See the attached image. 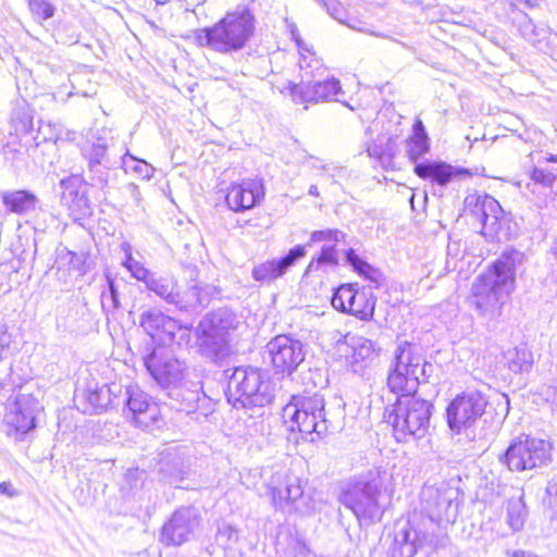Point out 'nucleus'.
I'll return each instance as SVG.
<instances>
[{
    "label": "nucleus",
    "mask_w": 557,
    "mask_h": 557,
    "mask_svg": "<svg viewBox=\"0 0 557 557\" xmlns=\"http://www.w3.org/2000/svg\"><path fill=\"white\" fill-rule=\"evenodd\" d=\"M524 261V253L509 249L478 276L472 286V305L480 315L490 320L500 314L503 305L507 301L516 286L517 268Z\"/></svg>",
    "instance_id": "f257e3e1"
},
{
    "label": "nucleus",
    "mask_w": 557,
    "mask_h": 557,
    "mask_svg": "<svg viewBox=\"0 0 557 557\" xmlns=\"http://www.w3.org/2000/svg\"><path fill=\"white\" fill-rule=\"evenodd\" d=\"M256 32V17L246 5L228 11L212 26L195 30V41L224 55H233L248 46Z\"/></svg>",
    "instance_id": "f03ea898"
},
{
    "label": "nucleus",
    "mask_w": 557,
    "mask_h": 557,
    "mask_svg": "<svg viewBox=\"0 0 557 557\" xmlns=\"http://www.w3.org/2000/svg\"><path fill=\"white\" fill-rule=\"evenodd\" d=\"M388 479L386 470L379 467L352 475L342 482L338 500L359 520H380L384 512L381 497Z\"/></svg>",
    "instance_id": "7ed1b4c3"
},
{
    "label": "nucleus",
    "mask_w": 557,
    "mask_h": 557,
    "mask_svg": "<svg viewBox=\"0 0 557 557\" xmlns=\"http://www.w3.org/2000/svg\"><path fill=\"white\" fill-rule=\"evenodd\" d=\"M430 520H420L418 513L394 524L393 541L388 547L391 557H413L419 552L444 548L449 543L447 533H434Z\"/></svg>",
    "instance_id": "20e7f679"
},
{
    "label": "nucleus",
    "mask_w": 557,
    "mask_h": 557,
    "mask_svg": "<svg viewBox=\"0 0 557 557\" xmlns=\"http://www.w3.org/2000/svg\"><path fill=\"white\" fill-rule=\"evenodd\" d=\"M240 324V318L227 308L207 313L195 331L199 352L213 362L224 359L230 352L231 333Z\"/></svg>",
    "instance_id": "39448f33"
},
{
    "label": "nucleus",
    "mask_w": 557,
    "mask_h": 557,
    "mask_svg": "<svg viewBox=\"0 0 557 557\" xmlns=\"http://www.w3.org/2000/svg\"><path fill=\"white\" fill-rule=\"evenodd\" d=\"M274 391L267 371L238 367L228 379L226 396L235 408H257L270 405L274 399Z\"/></svg>",
    "instance_id": "423d86ee"
},
{
    "label": "nucleus",
    "mask_w": 557,
    "mask_h": 557,
    "mask_svg": "<svg viewBox=\"0 0 557 557\" xmlns=\"http://www.w3.org/2000/svg\"><path fill=\"white\" fill-rule=\"evenodd\" d=\"M432 371L433 364L423 359L413 344L400 342L394 352L387 386L397 397L416 396L420 383L426 382Z\"/></svg>",
    "instance_id": "0eeeda50"
},
{
    "label": "nucleus",
    "mask_w": 557,
    "mask_h": 557,
    "mask_svg": "<svg viewBox=\"0 0 557 557\" xmlns=\"http://www.w3.org/2000/svg\"><path fill=\"white\" fill-rule=\"evenodd\" d=\"M434 406L431 401L417 396L405 395L386 409L385 418L392 425L397 442L424 437L430 428V418Z\"/></svg>",
    "instance_id": "6e6552de"
},
{
    "label": "nucleus",
    "mask_w": 557,
    "mask_h": 557,
    "mask_svg": "<svg viewBox=\"0 0 557 557\" xmlns=\"http://www.w3.org/2000/svg\"><path fill=\"white\" fill-rule=\"evenodd\" d=\"M283 423L289 432L318 436L335 429L326 417L325 400L320 394L294 395L282 409Z\"/></svg>",
    "instance_id": "1a4fd4ad"
},
{
    "label": "nucleus",
    "mask_w": 557,
    "mask_h": 557,
    "mask_svg": "<svg viewBox=\"0 0 557 557\" xmlns=\"http://www.w3.org/2000/svg\"><path fill=\"white\" fill-rule=\"evenodd\" d=\"M430 150L429 136L421 120H416L412 136L407 140V154L414 162V173L423 180H430L441 186H446L454 178L470 177V170L453 166L442 161H417Z\"/></svg>",
    "instance_id": "9d476101"
},
{
    "label": "nucleus",
    "mask_w": 557,
    "mask_h": 557,
    "mask_svg": "<svg viewBox=\"0 0 557 557\" xmlns=\"http://www.w3.org/2000/svg\"><path fill=\"white\" fill-rule=\"evenodd\" d=\"M268 492L276 509L302 516L312 515L317 510L318 502L310 490H306L301 479L288 471L275 473L268 484Z\"/></svg>",
    "instance_id": "9b49d317"
},
{
    "label": "nucleus",
    "mask_w": 557,
    "mask_h": 557,
    "mask_svg": "<svg viewBox=\"0 0 557 557\" xmlns=\"http://www.w3.org/2000/svg\"><path fill=\"white\" fill-rule=\"evenodd\" d=\"M146 288L169 305L181 311H196L210 302L214 288L210 285L193 283L184 290L178 289L177 281L170 275L154 273Z\"/></svg>",
    "instance_id": "f8f14e48"
},
{
    "label": "nucleus",
    "mask_w": 557,
    "mask_h": 557,
    "mask_svg": "<svg viewBox=\"0 0 557 557\" xmlns=\"http://www.w3.org/2000/svg\"><path fill=\"white\" fill-rule=\"evenodd\" d=\"M550 457L552 444L548 441L521 435L510 443L499 460L510 471H524L546 465Z\"/></svg>",
    "instance_id": "ddd939ff"
},
{
    "label": "nucleus",
    "mask_w": 557,
    "mask_h": 557,
    "mask_svg": "<svg viewBox=\"0 0 557 557\" xmlns=\"http://www.w3.org/2000/svg\"><path fill=\"white\" fill-rule=\"evenodd\" d=\"M423 512L418 513L420 520H430L435 528L434 533H446L443 523H454L458 517L456 492L451 488L426 487L422 492Z\"/></svg>",
    "instance_id": "4468645a"
},
{
    "label": "nucleus",
    "mask_w": 557,
    "mask_h": 557,
    "mask_svg": "<svg viewBox=\"0 0 557 557\" xmlns=\"http://www.w3.org/2000/svg\"><path fill=\"white\" fill-rule=\"evenodd\" d=\"M305 344L286 334L273 337L264 347L263 359H269L274 372L292 375L304 362Z\"/></svg>",
    "instance_id": "2eb2a0df"
},
{
    "label": "nucleus",
    "mask_w": 557,
    "mask_h": 557,
    "mask_svg": "<svg viewBox=\"0 0 557 557\" xmlns=\"http://www.w3.org/2000/svg\"><path fill=\"white\" fill-rule=\"evenodd\" d=\"M144 362L151 376L165 391L186 377L197 379V374L191 373L184 361L177 359L170 349L163 346L153 348L144 358Z\"/></svg>",
    "instance_id": "dca6fc26"
},
{
    "label": "nucleus",
    "mask_w": 557,
    "mask_h": 557,
    "mask_svg": "<svg viewBox=\"0 0 557 557\" xmlns=\"http://www.w3.org/2000/svg\"><path fill=\"white\" fill-rule=\"evenodd\" d=\"M487 404V398L479 391L458 394L446 408L449 429L459 434L473 426L484 414Z\"/></svg>",
    "instance_id": "f3484780"
},
{
    "label": "nucleus",
    "mask_w": 557,
    "mask_h": 557,
    "mask_svg": "<svg viewBox=\"0 0 557 557\" xmlns=\"http://www.w3.org/2000/svg\"><path fill=\"white\" fill-rule=\"evenodd\" d=\"M280 91L288 95L295 103H318L334 100L354 110V107L338 98L344 91L339 79L335 77L324 81L301 82L299 84L287 82L284 86L280 87Z\"/></svg>",
    "instance_id": "a211bd4d"
},
{
    "label": "nucleus",
    "mask_w": 557,
    "mask_h": 557,
    "mask_svg": "<svg viewBox=\"0 0 557 557\" xmlns=\"http://www.w3.org/2000/svg\"><path fill=\"white\" fill-rule=\"evenodd\" d=\"M126 409L125 416L137 428L146 431L160 429L162 418L160 408L152 398L139 387H128L126 389Z\"/></svg>",
    "instance_id": "6ab92c4d"
},
{
    "label": "nucleus",
    "mask_w": 557,
    "mask_h": 557,
    "mask_svg": "<svg viewBox=\"0 0 557 557\" xmlns=\"http://www.w3.org/2000/svg\"><path fill=\"white\" fill-rule=\"evenodd\" d=\"M199 524L198 510L195 507H182L163 525L160 541L165 545H182L193 537Z\"/></svg>",
    "instance_id": "aec40b11"
},
{
    "label": "nucleus",
    "mask_w": 557,
    "mask_h": 557,
    "mask_svg": "<svg viewBox=\"0 0 557 557\" xmlns=\"http://www.w3.org/2000/svg\"><path fill=\"white\" fill-rule=\"evenodd\" d=\"M41 409L40 403L33 395L16 396L10 411L5 414V421L12 428L16 441H22L25 434L36 428V417Z\"/></svg>",
    "instance_id": "412c9836"
},
{
    "label": "nucleus",
    "mask_w": 557,
    "mask_h": 557,
    "mask_svg": "<svg viewBox=\"0 0 557 557\" xmlns=\"http://www.w3.org/2000/svg\"><path fill=\"white\" fill-rule=\"evenodd\" d=\"M170 406L177 411L193 413L199 408L201 401H206L202 393V383L194 376L186 377L180 383L166 389Z\"/></svg>",
    "instance_id": "4be33fe9"
},
{
    "label": "nucleus",
    "mask_w": 557,
    "mask_h": 557,
    "mask_svg": "<svg viewBox=\"0 0 557 557\" xmlns=\"http://www.w3.org/2000/svg\"><path fill=\"white\" fill-rule=\"evenodd\" d=\"M306 256V248L302 245H296L288 252L281 257L267 260L252 268L251 276L259 283L271 284L282 277L289 268L296 264L298 260Z\"/></svg>",
    "instance_id": "5701e85b"
},
{
    "label": "nucleus",
    "mask_w": 557,
    "mask_h": 557,
    "mask_svg": "<svg viewBox=\"0 0 557 557\" xmlns=\"http://www.w3.org/2000/svg\"><path fill=\"white\" fill-rule=\"evenodd\" d=\"M518 29L521 36L537 50L557 60V34L552 32L545 23H535L524 14L518 22Z\"/></svg>",
    "instance_id": "b1692460"
},
{
    "label": "nucleus",
    "mask_w": 557,
    "mask_h": 557,
    "mask_svg": "<svg viewBox=\"0 0 557 557\" xmlns=\"http://www.w3.org/2000/svg\"><path fill=\"white\" fill-rule=\"evenodd\" d=\"M87 185L88 183L81 175H71L61 181V201L76 219L91 214Z\"/></svg>",
    "instance_id": "393cba45"
},
{
    "label": "nucleus",
    "mask_w": 557,
    "mask_h": 557,
    "mask_svg": "<svg viewBox=\"0 0 557 557\" xmlns=\"http://www.w3.org/2000/svg\"><path fill=\"white\" fill-rule=\"evenodd\" d=\"M139 326L154 341L166 345L175 339L182 325L175 319L157 309L145 310L140 314Z\"/></svg>",
    "instance_id": "a878e982"
},
{
    "label": "nucleus",
    "mask_w": 557,
    "mask_h": 557,
    "mask_svg": "<svg viewBox=\"0 0 557 557\" xmlns=\"http://www.w3.org/2000/svg\"><path fill=\"white\" fill-rule=\"evenodd\" d=\"M121 391V386L116 383L99 385L91 382L81 393L76 392L75 398L83 399L85 413H100L114 405V399Z\"/></svg>",
    "instance_id": "bb28decb"
},
{
    "label": "nucleus",
    "mask_w": 557,
    "mask_h": 557,
    "mask_svg": "<svg viewBox=\"0 0 557 557\" xmlns=\"http://www.w3.org/2000/svg\"><path fill=\"white\" fill-rule=\"evenodd\" d=\"M465 206L481 222L483 230H496L503 209L495 198L490 195L472 194L466 197Z\"/></svg>",
    "instance_id": "cd10ccee"
},
{
    "label": "nucleus",
    "mask_w": 557,
    "mask_h": 557,
    "mask_svg": "<svg viewBox=\"0 0 557 557\" xmlns=\"http://www.w3.org/2000/svg\"><path fill=\"white\" fill-rule=\"evenodd\" d=\"M262 185L253 180L232 184L226 194V203L235 212L253 208L263 197Z\"/></svg>",
    "instance_id": "c85d7f7f"
},
{
    "label": "nucleus",
    "mask_w": 557,
    "mask_h": 557,
    "mask_svg": "<svg viewBox=\"0 0 557 557\" xmlns=\"http://www.w3.org/2000/svg\"><path fill=\"white\" fill-rule=\"evenodd\" d=\"M2 202L10 212L23 215L35 211L39 200L34 193L20 189L3 193Z\"/></svg>",
    "instance_id": "c756f323"
},
{
    "label": "nucleus",
    "mask_w": 557,
    "mask_h": 557,
    "mask_svg": "<svg viewBox=\"0 0 557 557\" xmlns=\"http://www.w3.org/2000/svg\"><path fill=\"white\" fill-rule=\"evenodd\" d=\"M159 472L162 480L170 485L177 486L185 478L182 458L177 454L168 453L159 462Z\"/></svg>",
    "instance_id": "7c9ffc66"
},
{
    "label": "nucleus",
    "mask_w": 557,
    "mask_h": 557,
    "mask_svg": "<svg viewBox=\"0 0 557 557\" xmlns=\"http://www.w3.org/2000/svg\"><path fill=\"white\" fill-rule=\"evenodd\" d=\"M83 157L87 163L97 164H121L124 163L123 156L112 157L109 153L108 146L98 139L97 143H92L90 146L84 148Z\"/></svg>",
    "instance_id": "2f4dec72"
},
{
    "label": "nucleus",
    "mask_w": 557,
    "mask_h": 557,
    "mask_svg": "<svg viewBox=\"0 0 557 557\" xmlns=\"http://www.w3.org/2000/svg\"><path fill=\"white\" fill-rule=\"evenodd\" d=\"M528 518V510L522 495L509 498L506 506V522L510 530L516 533L523 529Z\"/></svg>",
    "instance_id": "473e14b6"
},
{
    "label": "nucleus",
    "mask_w": 557,
    "mask_h": 557,
    "mask_svg": "<svg viewBox=\"0 0 557 557\" xmlns=\"http://www.w3.org/2000/svg\"><path fill=\"white\" fill-rule=\"evenodd\" d=\"M376 305V297L366 289L360 290L355 305L351 315L362 321H369L373 318Z\"/></svg>",
    "instance_id": "72a5a7b5"
},
{
    "label": "nucleus",
    "mask_w": 557,
    "mask_h": 557,
    "mask_svg": "<svg viewBox=\"0 0 557 557\" xmlns=\"http://www.w3.org/2000/svg\"><path fill=\"white\" fill-rule=\"evenodd\" d=\"M338 265V253L335 244H324L319 255L309 262L307 272L319 271L322 267L335 268Z\"/></svg>",
    "instance_id": "f704fd0d"
},
{
    "label": "nucleus",
    "mask_w": 557,
    "mask_h": 557,
    "mask_svg": "<svg viewBox=\"0 0 557 557\" xmlns=\"http://www.w3.org/2000/svg\"><path fill=\"white\" fill-rule=\"evenodd\" d=\"M122 249L126 253V259L123 262V265L131 272L134 278L143 282L147 286L150 282V278L153 277L154 272L149 271L139 261L133 258L131 245L128 243H123Z\"/></svg>",
    "instance_id": "c9c22d12"
},
{
    "label": "nucleus",
    "mask_w": 557,
    "mask_h": 557,
    "mask_svg": "<svg viewBox=\"0 0 557 557\" xmlns=\"http://www.w3.org/2000/svg\"><path fill=\"white\" fill-rule=\"evenodd\" d=\"M121 166V164H97L87 163L89 185L106 188L110 181L111 171Z\"/></svg>",
    "instance_id": "e433bc0d"
},
{
    "label": "nucleus",
    "mask_w": 557,
    "mask_h": 557,
    "mask_svg": "<svg viewBox=\"0 0 557 557\" xmlns=\"http://www.w3.org/2000/svg\"><path fill=\"white\" fill-rule=\"evenodd\" d=\"M533 364L530 350L525 347H517L508 357V368L515 373L529 372Z\"/></svg>",
    "instance_id": "4c0bfd02"
},
{
    "label": "nucleus",
    "mask_w": 557,
    "mask_h": 557,
    "mask_svg": "<svg viewBox=\"0 0 557 557\" xmlns=\"http://www.w3.org/2000/svg\"><path fill=\"white\" fill-rule=\"evenodd\" d=\"M345 260L359 275L370 278L371 281H375L377 271L367 261L361 259L352 248L345 251Z\"/></svg>",
    "instance_id": "58836bf2"
},
{
    "label": "nucleus",
    "mask_w": 557,
    "mask_h": 557,
    "mask_svg": "<svg viewBox=\"0 0 557 557\" xmlns=\"http://www.w3.org/2000/svg\"><path fill=\"white\" fill-rule=\"evenodd\" d=\"M367 151L369 157L377 159L382 164L391 162L394 157L392 138H388L386 143H384L383 139L377 138L374 143L368 146Z\"/></svg>",
    "instance_id": "ea45409f"
},
{
    "label": "nucleus",
    "mask_w": 557,
    "mask_h": 557,
    "mask_svg": "<svg viewBox=\"0 0 557 557\" xmlns=\"http://www.w3.org/2000/svg\"><path fill=\"white\" fill-rule=\"evenodd\" d=\"M29 11L37 22H44L51 18L55 13V8L48 0H27Z\"/></svg>",
    "instance_id": "a19ab883"
},
{
    "label": "nucleus",
    "mask_w": 557,
    "mask_h": 557,
    "mask_svg": "<svg viewBox=\"0 0 557 557\" xmlns=\"http://www.w3.org/2000/svg\"><path fill=\"white\" fill-rule=\"evenodd\" d=\"M352 358L355 361L366 360L374 352V344L364 337H351Z\"/></svg>",
    "instance_id": "79ce46f5"
},
{
    "label": "nucleus",
    "mask_w": 557,
    "mask_h": 557,
    "mask_svg": "<svg viewBox=\"0 0 557 557\" xmlns=\"http://www.w3.org/2000/svg\"><path fill=\"white\" fill-rule=\"evenodd\" d=\"M348 297H354V284H342L333 292L331 298L332 307L344 313L345 307L348 304Z\"/></svg>",
    "instance_id": "37998d69"
},
{
    "label": "nucleus",
    "mask_w": 557,
    "mask_h": 557,
    "mask_svg": "<svg viewBox=\"0 0 557 557\" xmlns=\"http://www.w3.org/2000/svg\"><path fill=\"white\" fill-rule=\"evenodd\" d=\"M108 290L101 295L102 308L108 311L115 310L120 307L119 292L113 280L107 275Z\"/></svg>",
    "instance_id": "c03bdc74"
},
{
    "label": "nucleus",
    "mask_w": 557,
    "mask_h": 557,
    "mask_svg": "<svg viewBox=\"0 0 557 557\" xmlns=\"http://www.w3.org/2000/svg\"><path fill=\"white\" fill-rule=\"evenodd\" d=\"M530 178L535 184H539L542 187L552 188L554 183L556 182L557 176H556V174H554L553 172H550L546 169L534 166L530 171Z\"/></svg>",
    "instance_id": "a18cd8bd"
},
{
    "label": "nucleus",
    "mask_w": 557,
    "mask_h": 557,
    "mask_svg": "<svg viewBox=\"0 0 557 557\" xmlns=\"http://www.w3.org/2000/svg\"><path fill=\"white\" fill-rule=\"evenodd\" d=\"M344 236V234L338 230H321V231H314L310 235V245L311 243H320V242H326L329 244H335L341 240V238Z\"/></svg>",
    "instance_id": "49530a36"
},
{
    "label": "nucleus",
    "mask_w": 557,
    "mask_h": 557,
    "mask_svg": "<svg viewBox=\"0 0 557 557\" xmlns=\"http://www.w3.org/2000/svg\"><path fill=\"white\" fill-rule=\"evenodd\" d=\"M216 537L225 546H232L239 540V531L232 524L223 523L216 533Z\"/></svg>",
    "instance_id": "de8ad7c7"
},
{
    "label": "nucleus",
    "mask_w": 557,
    "mask_h": 557,
    "mask_svg": "<svg viewBox=\"0 0 557 557\" xmlns=\"http://www.w3.org/2000/svg\"><path fill=\"white\" fill-rule=\"evenodd\" d=\"M326 12L336 21L345 24L346 11L344 7L336 0H315Z\"/></svg>",
    "instance_id": "09e8293b"
},
{
    "label": "nucleus",
    "mask_w": 557,
    "mask_h": 557,
    "mask_svg": "<svg viewBox=\"0 0 557 557\" xmlns=\"http://www.w3.org/2000/svg\"><path fill=\"white\" fill-rule=\"evenodd\" d=\"M123 157L124 163H121V166L126 165V158H129L131 160L137 162V164L133 168L134 172H137L138 174L143 175L144 178L147 180H150L153 176L154 169L146 161L137 159L136 157L131 154L128 150H126Z\"/></svg>",
    "instance_id": "8fccbe9b"
},
{
    "label": "nucleus",
    "mask_w": 557,
    "mask_h": 557,
    "mask_svg": "<svg viewBox=\"0 0 557 557\" xmlns=\"http://www.w3.org/2000/svg\"><path fill=\"white\" fill-rule=\"evenodd\" d=\"M64 259L67 260L70 268L76 270L81 275L85 274L86 256L84 253L66 250Z\"/></svg>",
    "instance_id": "3c124183"
},
{
    "label": "nucleus",
    "mask_w": 557,
    "mask_h": 557,
    "mask_svg": "<svg viewBox=\"0 0 557 557\" xmlns=\"http://www.w3.org/2000/svg\"><path fill=\"white\" fill-rule=\"evenodd\" d=\"M547 493V499L546 504L547 507L550 509V519L552 521L556 522V529H557V482H550L548 483L546 487Z\"/></svg>",
    "instance_id": "603ef678"
},
{
    "label": "nucleus",
    "mask_w": 557,
    "mask_h": 557,
    "mask_svg": "<svg viewBox=\"0 0 557 557\" xmlns=\"http://www.w3.org/2000/svg\"><path fill=\"white\" fill-rule=\"evenodd\" d=\"M0 495L12 498L18 495V491L13 486L11 482H2L0 483Z\"/></svg>",
    "instance_id": "864d4df0"
},
{
    "label": "nucleus",
    "mask_w": 557,
    "mask_h": 557,
    "mask_svg": "<svg viewBox=\"0 0 557 557\" xmlns=\"http://www.w3.org/2000/svg\"><path fill=\"white\" fill-rule=\"evenodd\" d=\"M287 27H288V30H289V33H290V35H292V37H293V39L296 41V44H297L298 48H299V49H305V47H304V42H302V40H301V38H300V36H299V33H298V29H297L296 24H294V23H288V24H287Z\"/></svg>",
    "instance_id": "5fc2aeb1"
},
{
    "label": "nucleus",
    "mask_w": 557,
    "mask_h": 557,
    "mask_svg": "<svg viewBox=\"0 0 557 557\" xmlns=\"http://www.w3.org/2000/svg\"><path fill=\"white\" fill-rule=\"evenodd\" d=\"M511 1H512V5L519 10L534 8L537 4V0H511Z\"/></svg>",
    "instance_id": "6e6d98bb"
},
{
    "label": "nucleus",
    "mask_w": 557,
    "mask_h": 557,
    "mask_svg": "<svg viewBox=\"0 0 557 557\" xmlns=\"http://www.w3.org/2000/svg\"><path fill=\"white\" fill-rule=\"evenodd\" d=\"M10 346V336L7 334V332L0 333V360L2 359V354L9 348Z\"/></svg>",
    "instance_id": "4d7b16f0"
},
{
    "label": "nucleus",
    "mask_w": 557,
    "mask_h": 557,
    "mask_svg": "<svg viewBox=\"0 0 557 557\" xmlns=\"http://www.w3.org/2000/svg\"><path fill=\"white\" fill-rule=\"evenodd\" d=\"M360 290L356 288V285H354V297H348V304L345 307L344 313L350 314L351 311H354V305L355 301L359 295Z\"/></svg>",
    "instance_id": "13d9d810"
},
{
    "label": "nucleus",
    "mask_w": 557,
    "mask_h": 557,
    "mask_svg": "<svg viewBox=\"0 0 557 557\" xmlns=\"http://www.w3.org/2000/svg\"><path fill=\"white\" fill-rule=\"evenodd\" d=\"M32 128V120L26 117L24 121H22L21 129L24 132H27Z\"/></svg>",
    "instance_id": "bf43d9fd"
},
{
    "label": "nucleus",
    "mask_w": 557,
    "mask_h": 557,
    "mask_svg": "<svg viewBox=\"0 0 557 557\" xmlns=\"http://www.w3.org/2000/svg\"><path fill=\"white\" fill-rule=\"evenodd\" d=\"M308 193L310 196H313V197H318L320 195L318 187L315 185H311Z\"/></svg>",
    "instance_id": "052dcab7"
},
{
    "label": "nucleus",
    "mask_w": 557,
    "mask_h": 557,
    "mask_svg": "<svg viewBox=\"0 0 557 557\" xmlns=\"http://www.w3.org/2000/svg\"><path fill=\"white\" fill-rule=\"evenodd\" d=\"M545 160L547 162L555 163L557 162V154H548Z\"/></svg>",
    "instance_id": "680f3d73"
},
{
    "label": "nucleus",
    "mask_w": 557,
    "mask_h": 557,
    "mask_svg": "<svg viewBox=\"0 0 557 557\" xmlns=\"http://www.w3.org/2000/svg\"><path fill=\"white\" fill-rule=\"evenodd\" d=\"M157 4H165L168 3L170 0H153Z\"/></svg>",
    "instance_id": "e2e57ef3"
},
{
    "label": "nucleus",
    "mask_w": 557,
    "mask_h": 557,
    "mask_svg": "<svg viewBox=\"0 0 557 557\" xmlns=\"http://www.w3.org/2000/svg\"><path fill=\"white\" fill-rule=\"evenodd\" d=\"M553 403L555 404V406L557 407V392L555 393V396L553 398Z\"/></svg>",
    "instance_id": "0e129e2a"
},
{
    "label": "nucleus",
    "mask_w": 557,
    "mask_h": 557,
    "mask_svg": "<svg viewBox=\"0 0 557 557\" xmlns=\"http://www.w3.org/2000/svg\"><path fill=\"white\" fill-rule=\"evenodd\" d=\"M520 554L523 556V555H524V552H516V553H515V556H519Z\"/></svg>",
    "instance_id": "69168bd1"
}]
</instances>
